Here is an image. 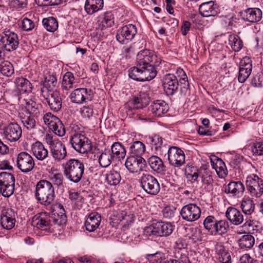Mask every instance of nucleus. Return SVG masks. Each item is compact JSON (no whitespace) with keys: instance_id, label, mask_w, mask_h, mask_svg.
<instances>
[{"instance_id":"obj_1","label":"nucleus","mask_w":263,"mask_h":263,"mask_svg":"<svg viewBox=\"0 0 263 263\" xmlns=\"http://www.w3.org/2000/svg\"><path fill=\"white\" fill-rule=\"evenodd\" d=\"M136 61V66L129 69L128 75L131 79L142 82L155 78L157 70L155 67H161L166 64L160 56L147 49L141 50L138 53Z\"/></svg>"},{"instance_id":"obj_2","label":"nucleus","mask_w":263,"mask_h":263,"mask_svg":"<svg viewBox=\"0 0 263 263\" xmlns=\"http://www.w3.org/2000/svg\"><path fill=\"white\" fill-rule=\"evenodd\" d=\"M54 189L48 180H41L37 182L35 191L36 199L42 204H50L55 198Z\"/></svg>"},{"instance_id":"obj_3","label":"nucleus","mask_w":263,"mask_h":263,"mask_svg":"<svg viewBox=\"0 0 263 263\" xmlns=\"http://www.w3.org/2000/svg\"><path fill=\"white\" fill-rule=\"evenodd\" d=\"M64 174L66 178L74 183L79 182L84 173V164L81 160L70 159L62 164Z\"/></svg>"},{"instance_id":"obj_4","label":"nucleus","mask_w":263,"mask_h":263,"mask_svg":"<svg viewBox=\"0 0 263 263\" xmlns=\"http://www.w3.org/2000/svg\"><path fill=\"white\" fill-rule=\"evenodd\" d=\"M0 44L8 52L15 51L19 45L17 34L10 29H4L0 34Z\"/></svg>"},{"instance_id":"obj_5","label":"nucleus","mask_w":263,"mask_h":263,"mask_svg":"<svg viewBox=\"0 0 263 263\" xmlns=\"http://www.w3.org/2000/svg\"><path fill=\"white\" fill-rule=\"evenodd\" d=\"M247 189L251 196L259 197L263 194V179L256 174H251L246 178Z\"/></svg>"},{"instance_id":"obj_6","label":"nucleus","mask_w":263,"mask_h":263,"mask_svg":"<svg viewBox=\"0 0 263 263\" xmlns=\"http://www.w3.org/2000/svg\"><path fill=\"white\" fill-rule=\"evenodd\" d=\"M70 142L74 150L82 154L87 152L91 148L90 140L84 134L80 133L71 134Z\"/></svg>"},{"instance_id":"obj_7","label":"nucleus","mask_w":263,"mask_h":263,"mask_svg":"<svg viewBox=\"0 0 263 263\" xmlns=\"http://www.w3.org/2000/svg\"><path fill=\"white\" fill-rule=\"evenodd\" d=\"M15 182V179L13 174L5 172L0 173V189L4 197H9L13 194Z\"/></svg>"},{"instance_id":"obj_8","label":"nucleus","mask_w":263,"mask_h":263,"mask_svg":"<svg viewBox=\"0 0 263 263\" xmlns=\"http://www.w3.org/2000/svg\"><path fill=\"white\" fill-rule=\"evenodd\" d=\"M140 185L147 194L156 195L160 191V185L157 179L149 174L143 173L140 179Z\"/></svg>"},{"instance_id":"obj_9","label":"nucleus","mask_w":263,"mask_h":263,"mask_svg":"<svg viewBox=\"0 0 263 263\" xmlns=\"http://www.w3.org/2000/svg\"><path fill=\"white\" fill-rule=\"evenodd\" d=\"M137 30L135 25L129 24L119 28L117 32L116 39L122 44L130 42L137 34Z\"/></svg>"},{"instance_id":"obj_10","label":"nucleus","mask_w":263,"mask_h":263,"mask_svg":"<svg viewBox=\"0 0 263 263\" xmlns=\"http://www.w3.org/2000/svg\"><path fill=\"white\" fill-rule=\"evenodd\" d=\"M16 165L22 173H27L33 169L35 162L31 155L27 152H22L17 156Z\"/></svg>"},{"instance_id":"obj_11","label":"nucleus","mask_w":263,"mask_h":263,"mask_svg":"<svg viewBox=\"0 0 263 263\" xmlns=\"http://www.w3.org/2000/svg\"><path fill=\"white\" fill-rule=\"evenodd\" d=\"M167 159L169 163L175 167L182 166L185 162V157L183 151L177 146H171L168 148Z\"/></svg>"},{"instance_id":"obj_12","label":"nucleus","mask_w":263,"mask_h":263,"mask_svg":"<svg viewBox=\"0 0 263 263\" xmlns=\"http://www.w3.org/2000/svg\"><path fill=\"white\" fill-rule=\"evenodd\" d=\"M180 214L183 220L188 222H193L200 218L201 210L196 204L189 203L181 208Z\"/></svg>"},{"instance_id":"obj_13","label":"nucleus","mask_w":263,"mask_h":263,"mask_svg":"<svg viewBox=\"0 0 263 263\" xmlns=\"http://www.w3.org/2000/svg\"><path fill=\"white\" fill-rule=\"evenodd\" d=\"M93 97V92L92 90L86 88L76 89L70 95L71 102L78 104L90 101L92 100Z\"/></svg>"},{"instance_id":"obj_14","label":"nucleus","mask_w":263,"mask_h":263,"mask_svg":"<svg viewBox=\"0 0 263 263\" xmlns=\"http://www.w3.org/2000/svg\"><path fill=\"white\" fill-rule=\"evenodd\" d=\"M162 83L164 91L167 96H173L178 91L179 82L174 74H165L162 78Z\"/></svg>"},{"instance_id":"obj_15","label":"nucleus","mask_w":263,"mask_h":263,"mask_svg":"<svg viewBox=\"0 0 263 263\" xmlns=\"http://www.w3.org/2000/svg\"><path fill=\"white\" fill-rule=\"evenodd\" d=\"M125 165L132 174H139L145 166V160L142 157L130 156L127 158Z\"/></svg>"},{"instance_id":"obj_16","label":"nucleus","mask_w":263,"mask_h":263,"mask_svg":"<svg viewBox=\"0 0 263 263\" xmlns=\"http://www.w3.org/2000/svg\"><path fill=\"white\" fill-rule=\"evenodd\" d=\"M17 214L11 208L4 209L1 214V223L4 229L11 230L14 228Z\"/></svg>"},{"instance_id":"obj_17","label":"nucleus","mask_w":263,"mask_h":263,"mask_svg":"<svg viewBox=\"0 0 263 263\" xmlns=\"http://www.w3.org/2000/svg\"><path fill=\"white\" fill-rule=\"evenodd\" d=\"M241 18L245 21L255 23L259 22L262 17V12L258 8H249L240 12Z\"/></svg>"},{"instance_id":"obj_18","label":"nucleus","mask_w":263,"mask_h":263,"mask_svg":"<svg viewBox=\"0 0 263 263\" xmlns=\"http://www.w3.org/2000/svg\"><path fill=\"white\" fill-rule=\"evenodd\" d=\"M31 223L38 229L47 230L51 224L50 216L47 212L38 213L32 218Z\"/></svg>"},{"instance_id":"obj_19","label":"nucleus","mask_w":263,"mask_h":263,"mask_svg":"<svg viewBox=\"0 0 263 263\" xmlns=\"http://www.w3.org/2000/svg\"><path fill=\"white\" fill-rule=\"evenodd\" d=\"M252 69V61L248 57L243 58L240 62L238 80L244 83L250 75Z\"/></svg>"},{"instance_id":"obj_20","label":"nucleus","mask_w":263,"mask_h":263,"mask_svg":"<svg viewBox=\"0 0 263 263\" xmlns=\"http://www.w3.org/2000/svg\"><path fill=\"white\" fill-rule=\"evenodd\" d=\"M4 134L8 140L15 142L21 137L22 130L17 123H11L4 128Z\"/></svg>"},{"instance_id":"obj_21","label":"nucleus","mask_w":263,"mask_h":263,"mask_svg":"<svg viewBox=\"0 0 263 263\" xmlns=\"http://www.w3.org/2000/svg\"><path fill=\"white\" fill-rule=\"evenodd\" d=\"M199 12L203 17L215 16L219 13V9L218 6L211 1L200 5Z\"/></svg>"},{"instance_id":"obj_22","label":"nucleus","mask_w":263,"mask_h":263,"mask_svg":"<svg viewBox=\"0 0 263 263\" xmlns=\"http://www.w3.org/2000/svg\"><path fill=\"white\" fill-rule=\"evenodd\" d=\"M50 149L52 157L57 161L64 160L67 156L65 145L60 141L53 143L52 146H50Z\"/></svg>"},{"instance_id":"obj_23","label":"nucleus","mask_w":263,"mask_h":263,"mask_svg":"<svg viewBox=\"0 0 263 263\" xmlns=\"http://www.w3.org/2000/svg\"><path fill=\"white\" fill-rule=\"evenodd\" d=\"M143 95V96L141 93L139 97L135 98L127 103L126 106L129 110L143 108L147 106L149 102V98L147 95L144 94Z\"/></svg>"},{"instance_id":"obj_24","label":"nucleus","mask_w":263,"mask_h":263,"mask_svg":"<svg viewBox=\"0 0 263 263\" xmlns=\"http://www.w3.org/2000/svg\"><path fill=\"white\" fill-rule=\"evenodd\" d=\"M226 216L234 225H239L244 221L243 215L239 210L235 208L229 207L226 212Z\"/></svg>"},{"instance_id":"obj_25","label":"nucleus","mask_w":263,"mask_h":263,"mask_svg":"<svg viewBox=\"0 0 263 263\" xmlns=\"http://www.w3.org/2000/svg\"><path fill=\"white\" fill-rule=\"evenodd\" d=\"M50 109L54 111H59L62 107V98L59 91L50 92L46 98Z\"/></svg>"},{"instance_id":"obj_26","label":"nucleus","mask_w":263,"mask_h":263,"mask_svg":"<svg viewBox=\"0 0 263 263\" xmlns=\"http://www.w3.org/2000/svg\"><path fill=\"white\" fill-rule=\"evenodd\" d=\"M148 109L154 116L160 117L168 111L169 107L164 101L158 100L153 102Z\"/></svg>"},{"instance_id":"obj_27","label":"nucleus","mask_w":263,"mask_h":263,"mask_svg":"<svg viewBox=\"0 0 263 263\" xmlns=\"http://www.w3.org/2000/svg\"><path fill=\"white\" fill-rule=\"evenodd\" d=\"M210 162L212 167L215 170L217 175L220 178L227 175L228 171L224 162L215 155L210 157Z\"/></svg>"},{"instance_id":"obj_28","label":"nucleus","mask_w":263,"mask_h":263,"mask_svg":"<svg viewBox=\"0 0 263 263\" xmlns=\"http://www.w3.org/2000/svg\"><path fill=\"white\" fill-rule=\"evenodd\" d=\"M31 151L33 156L39 160L43 161L45 160L48 155V151L43 144L36 141L33 143L31 146Z\"/></svg>"},{"instance_id":"obj_29","label":"nucleus","mask_w":263,"mask_h":263,"mask_svg":"<svg viewBox=\"0 0 263 263\" xmlns=\"http://www.w3.org/2000/svg\"><path fill=\"white\" fill-rule=\"evenodd\" d=\"M156 229V236L167 237L170 235L174 230V227L168 222L161 221L155 222Z\"/></svg>"},{"instance_id":"obj_30","label":"nucleus","mask_w":263,"mask_h":263,"mask_svg":"<svg viewBox=\"0 0 263 263\" xmlns=\"http://www.w3.org/2000/svg\"><path fill=\"white\" fill-rule=\"evenodd\" d=\"M224 191L233 196H239L245 191V186L241 181H231L226 187Z\"/></svg>"},{"instance_id":"obj_31","label":"nucleus","mask_w":263,"mask_h":263,"mask_svg":"<svg viewBox=\"0 0 263 263\" xmlns=\"http://www.w3.org/2000/svg\"><path fill=\"white\" fill-rule=\"evenodd\" d=\"M101 220V216L98 213L90 214L85 221L86 230L89 232H93L96 230L100 225Z\"/></svg>"},{"instance_id":"obj_32","label":"nucleus","mask_w":263,"mask_h":263,"mask_svg":"<svg viewBox=\"0 0 263 263\" xmlns=\"http://www.w3.org/2000/svg\"><path fill=\"white\" fill-rule=\"evenodd\" d=\"M103 6V0H86L84 9L88 14L92 15L102 9Z\"/></svg>"},{"instance_id":"obj_33","label":"nucleus","mask_w":263,"mask_h":263,"mask_svg":"<svg viewBox=\"0 0 263 263\" xmlns=\"http://www.w3.org/2000/svg\"><path fill=\"white\" fill-rule=\"evenodd\" d=\"M100 165L102 167L109 166L115 159V155H111L110 149L105 148L98 157Z\"/></svg>"},{"instance_id":"obj_34","label":"nucleus","mask_w":263,"mask_h":263,"mask_svg":"<svg viewBox=\"0 0 263 263\" xmlns=\"http://www.w3.org/2000/svg\"><path fill=\"white\" fill-rule=\"evenodd\" d=\"M151 168L158 173H162L165 170V167L162 159L157 156H152L147 159Z\"/></svg>"},{"instance_id":"obj_35","label":"nucleus","mask_w":263,"mask_h":263,"mask_svg":"<svg viewBox=\"0 0 263 263\" xmlns=\"http://www.w3.org/2000/svg\"><path fill=\"white\" fill-rule=\"evenodd\" d=\"M99 25L101 29L112 27L115 24L114 15L110 11H107L99 16Z\"/></svg>"},{"instance_id":"obj_36","label":"nucleus","mask_w":263,"mask_h":263,"mask_svg":"<svg viewBox=\"0 0 263 263\" xmlns=\"http://www.w3.org/2000/svg\"><path fill=\"white\" fill-rule=\"evenodd\" d=\"M25 109L22 112L37 117L40 114L41 105L30 99L25 101Z\"/></svg>"},{"instance_id":"obj_37","label":"nucleus","mask_w":263,"mask_h":263,"mask_svg":"<svg viewBox=\"0 0 263 263\" xmlns=\"http://www.w3.org/2000/svg\"><path fill=\"white\" fill-rule=\"evenodd\" d=\"M33 117V115L25 114V112L19 113V118L22 123L28 130L34 128L36 126V121Z\"/></svg>"},{"instance_id":"obj_38","label":"nucleus","mask_w":263,"mask_h":263,"mask_svg":"<svg viewBox=\"0 0 263 263\" xmlns=\"http://www.w3.org/2000/svg\"><path fill=\"white\" fill-rule=\"evenodd\" d=\"M17 88L21 93L31 92L32 86L31 83L26 79L23 77L15 79Z\"/></svg>"},{"instance_id":"obj_39","label":"nucleus","mask_w":263,"mask_h":263,"mask_svg":"<svg viewBox=\"0 0 263 263\" xmlns=\"http://www.w3.org/2000/svg\"><path fill=\"white\" fill-rule=\"evenodd\" d=\"M255 239L250 234L243 235L238 240V245L241 249L247 250L251 249L254 245Z\"/></svg>"},{"instance_id":"obj_40","label":"nucleus","mask_w":263,"mask_h":263,"mask_svg":"<svg viewBox=\"0 0 263 263\" xmlns=\"http://www.w3.org/2000/svg\"><path fill=\"white\" fill-rule=\"evenodd\" d=\"M111 155H115V158L123 159L126 155V150L124 146L120 142H114L110 149Z\"/></svg>"},{"instance_id":"obj_41","label":"nucleus","mask_w":263,"mask_h":263,"mask_svg":"<svg viewBox=\"0 0 263 263\" xmlns=\"http://www.w3.org/2000/svg\"><path fill=\"white\" fill-rule=\"evenodd\" d=\"M75 83V78L71 72H66L63 76L62 81V88L63 90H70L73 88Z\"/></svg>"},{"instance_id":"obj_42","label":"nucleus","mask_w":263,"mask_h":263,"mask_svg":"<svg viewBox=\"0 0 263 263\" xmlns=\"http://www.w3.org/2000/svg\"><path fill=\"white\" fill-rule=\"evenodd\" d=\"M129 150L133 156L141 157L145 151V146L142 142L135 141L131 144Z\"/></svg>"},{"instance_id":"obj_43","label":"nucleus","mask_w":263,"mask_h":263,"mask_svg":"<svg viewBox=\"0 0 263 263\" xmlns=\"http://www.w3.org/2000/svg\"><path fill=\"white\" fill-rule=\"evenodd\" d=\"M229 45L235 52H238L242 48L243 43L239 36L236 34H231L229 36Z\"/></svg>"},{"instance_id":"obj_44","label":"nucleus","mask_w":263,"mask_h":263,"mask_svg":"<svg viewBox=\"0 0 263 263\" xmlns=\"http://www.w3.org/2000/svg\"><path fill=\"white\" fill-rule=\"evenodd\" d=\"M240 208L245 215H250L254 211L255 205L252 200L246 198L242 200Z\"/></svg>"},{"instance_id":"obj_45","label":"nucleus","mask_w":263,"mask_h":263,"mask_svg":"<svg viewBox=\"0 0 263 263\" xmlns=\"http://www.w3.org/2000/svg\"><path fill=\"white\" fill-rule=\"evenodd\" d=\"M121 180V176L119 173L114 170L109 171L106 174V181L110 185H116Z\"/></svg>"},{"instance_id":"obj_46","label":"nucleus","mask_w":263,"mask_h":263,"mask_svg":"<svg viewBox=\"0 0 263 263\" xmlns=\"http://www.w3.org/2000/svg\"><path fill=\"white\" fill-rule=\"evenodd\" d=\"M42 23L44 28L49 32H54L58 28V21L53 17L44 18Z\"/></svg>"},{"instance_id":"obj_47","label":"nucleus","mask_w":263,"mask_h":263,"mask_svg":"<svg viewBox=\"0 0 263 263\" xmlns=\"http://www.w3.org/2000/svg\"><path fill=\"white\" fill-rule=\"evenodd\" d=\"M14 68L12 64L8 61L4 60L0 63V72L6 77H10L14 73Z\"/></svg>"},{"instance_id":"obj_48","label":"nucleus","mask_w":263,"mask_h":263,"mask_svg":"<svg viewBox=\"0 0 263 263\" xmlns=\"http://www.w3.org/2000/svg\"><path fill=\"white\" fill-rule=\"evenodd\" d=\"M187 179L192 182L196 181L198 178V170L196 166L188 165L185 170Z\"/></svg>"},{"instance_id":"obj_49","label":"nucleus","mask_w":263,"mask_h":263,"mask_svg":"<svg viewBox=\"0 0 263 263\" xmlns=\"http://www.w3.org/2000/svg\"><path fill=\"white\" fill-rule=\"evenodd\" d=\"M49 180V181L52 183V184L56 186L58 189L62 190L64 189V178L62 174L55 173L52 174L50 176Z\"/></svg>"},{"instance_id":"obj_50","label":"nucleus","mask_w":263,"mask_h":263,"mask_svg":"<svg viewBox=\"0 0 263 263\" xmlns=\"http://www.w3.org/2000/svg\"><path fill=\"white\" fill-rule=\"evenodd\" d=\"M217 221L214 216H208L203 221V225L204 228L207 230L211 234H214L215 229H216Z\"/></svg>"},{"instance_id":"obj_51","label":"nucleus","mask_w":263,"mask_h":263,"mask_svg":"<svg viewBox=\"0 0 263 263\" xmlns=\"http://www.w3.org/2000/svg\"><path fill=\"white\" fill-rule=\"evenodd\" d=\"M216 226L214 235H222L226 234L229 229V223L226 220H218Z\"/></svg>"},{"instance_id":"obj_52","label":"nucleus","mask_w":263,"mask_h":263,"mask_svg":"<svg viewBox=\"0 0 263 263\" xmlns=\"http://www.w3.org/2000/svg\"><path fill=\"white\" fill-rule=\"evenodd\" d=\"M180 71L182 72V77L180 79V93L182 95L185 96L189 93V84L186 73L182 70Z\"/></svg>"},{"instance_id":"obj_53","label":"nucleus","mask_w":263,"mask_h":263,"mask_svg":"<svg viewBox=\"0 0 263 263\" xmlns=\"http://www.w3.org/2000/svg\"><path fill=\"white\" fill-rule=\"evenodd\" d=\"M147 259L152 263H163L165 260V255L161 252L147 255Z\"/></svg>"},{"instance_id":"obj_54","label":"nucleus","mask_w":263,"mask_h":263,"mask_svg":"<svg viewBox=\"0 0 263 263\" xmlns=\"http://www.w3.org/2000/svg\"><path fill=\"white\" fill-rule=\"evenodd\" d=\"M148 143L151 144L152 148H154L155 151L159 150L163 143V139L159 135H154L153 137H149L148 138Z\"/></svg>"},{"instance_id":"obj_55","label":"nucleus","mask_w":263,"mask_h":263,"mask_svg":"<svg viewBox=\"0 0 263 263\" xmlns=\"http://www.w3.org/2000/svg\"><path fill=\"white\" fill-rule=\"evenodd\" d=\"M49 129L52 130L55 134L59 136H63L65 134L64 126L59 119Z\"/></svg>"},{"instance_id":"obj_56","label":"nucleus","mask_w":263,"mask_h":263,"mask_svg":"<svg viewBox=\"0 0 263 263\" xmlns=\"http://www.w3.org/2000/svg\"><path fill=\"white\" fill-rule=\"evenodd\" d=\"M69 198L74 203L77 209L82 207L83 203V198L78 192H70Z\"/></svg>"},{"instance_id":"obj_57","label":"nucleus","mask_w":263,"mask_h":263,"mask_svg":"<svg viewBox=\"0 0 263 263\" xmlns=\"http://www.w3.org/2000/svg\"><path fill=\"white\" fill-rule=\"evenodd\" d=\"M43 119L45 124L48 126L49 128H50L59 120V118L51 112H47L44 115Z\"/></svg>"},{"instance_id":"obj_58","label":"nucleus","mask_w":263,"mask_h":263,"mask_svg":"<svg viewBox=\"0 0 263 263\" xmlns=\"http://www.w3.org/2000/svg\"><path fill=\"white\" fill-rule=\"evenodd\" d=\"M62 2V0H34L35 4L41 7L58 5L61 4Z\"/></svg>"},{"instance_id":"obj_59","label":"nucleus","mask_w":263,"mask_h":263,"mask_svg":"<svg viewBox=\"0 0 263 263\" xmlns=\"http://www.w3.org/2000/svg\"><path fill=\"white\" fill-rule=\"evenodd\" d=\"M35 26L34 23L30 19L24 17L22 21V28L24 31H30L34 28Z\"/></svg>"},{"instance_id":"obj_60","label":"nucleus","mask_w":263,"mask_h":263,"mask_svg":"<svg viewBox=\"0 0 263 263\" xmlns=\"http://www.w3.org/2000/svg\"><path fill=\"white\" fill-rule=\"evenodd\" d=\"M251 84L254 87H263V71L258 73L251 80Z\"/></svg>"},{"instance_id":"obj_61","label":"nucleus","mask_w":263,"mask_h":263,"mask_svg":"<svg viewBox=\"0 0 263 263\" xmlns=\"http://www.w3.org/2000/svg\"><path fill=\"white\" fill-rule=\"evenodd\" d=\"M54 217L53 218V222L55 224H57L58 226H61L64 224L66 222V216L65 214H64V212L61 214L60 213H54Z\"/></svg>"},{"instance_id":"obj_62","label":"nucleus","mask_w":263,"mask_h":263,"mask_svg":"<svg viewBox=\"0 0 263 263\" xmlns=\"http://www.w3.org/2000/svg\"><path fill=\"white\" fill-rule=\"evenodd\" d=\"M134 220V216L132 214L127 215L126 213L124 214L122 213V219L121 221L122 222L123 227H128L131 224Z\"/></svg>"},{"instance_id":"obj_63","label":"nucleus","mask_w":263,"mask_h":263,"mask_svg":"<svg viewBox=\"0 0 263 263\" xmlns=\"http://www.w3.org/2000/svg\"><path fill=\"white\" fill-rule=\"evenodd\" d=\"M252 152L254 155H263V142H259L254 143L252 147Z\"/></svg>"},{"instance_id":"obj_64","label":"nucleus","mask_w":263,"mask_h":263,"mask_svg":"<svg viewBox=\"0 0 263 263\" xmlns=\"http://www.w3.org/2000/svg\"><path fill=\"white\" fill-rule=\"evenodd\" d=\"M82 116L85 118H89L93 114V110L91 106H84L80 109Z\"/></svg>"}]
</instances>
